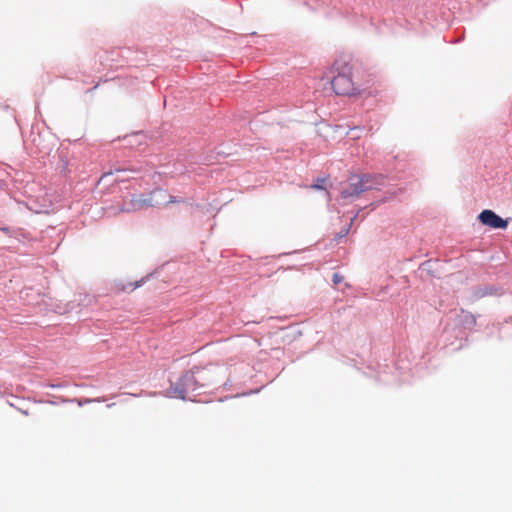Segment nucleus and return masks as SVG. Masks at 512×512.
Here are the masks:
<instances>
[{"label":"nucleus","instance_id":"obj_7","mask_svg":"<svg viewBox=\"0 0 512 512\" xmlns=\"http://www.w3.org/2000/svg\"><path fill=\"white\" fill-rule=\"evenodd\" d=\"M325 182V179H318L317 182L310 187L313 189H323V183Z\"/></svg>","mask_w":512,"mask_h":512},{"label":"nucleus","instance_id":"obj_4","mask_svg":"<svg viewBox=\"0 0 512 512\" xmlns=\"http://www.w3.org/2000/svg\"><path fill=\"white\" fill-rule=\"evenodd\" d=\"M478 219L483 225L494 229H505L508 226V220L501 218L489 209L483 210L479 214Z\"/></svg>","mask_w":512,"mask_h":512},{"label":"nucleus","instance_id":"obj_3","mask_svg":"<svg viewBox=\"0 0 512 512\" xmlns=\"http://www.w3.org/2000/svg\"><path fill=\"white\" fill-rule=\"evenodd\" d=\"M184 379L186 382L193 381L197 386H205L214 382L215 378L212 374L211 369L207 367H194L188 372Z\"/></svg>","mask_w":512,"mask_h":512},{"label":"nucleus","instance_id":"obj_6","mask_svg":"<svg viewBox=\"0 0 512 512\" xmlns=\"http://www.w3.org/2000/svg\"><path fill=\"white\" fill-rule=\"evenodd\" d=\"M344 280V276L339 274V273H335L332 277V281L335 285H338L340 284L342 281Z\"/></svg>","mask_w":512,"mask_h":512},{"label":"nucleus","instance_id":"obj_2","mask_svg":"<svg viewBox=\"0 0 512 512\" xmlns=\"http://www.w3.org/2000/svg\"><path fill=\"white\" fill-rule=\"evenodd\" d=\"M336 75L331 80L333 91L337 95L350 96L357 93L353 81V66L345 61H336L332 66Z\"/></svg>","mask_w":512,"mask_h":512},{"label":"nucleus","instance_id":"obj_1","mask_svg":"<svg viewBox=\"0 0 512 512\" xmlns=\"http://www.w3.org/2000/svg\"><path fill=\"white\" fill-rule=\"evenodd\" d=\"M181 200L176 197L169 195L166 190L155 189L144 194H133L128 201H124L121 207L122 212L131 213L136 212L149 207H159L166 203H180Z\"/></svg>","mask_w":512,"mask_h":512},{"label":"nucleus","instance_id":"obj_5","mask_svg":"<svg viewBox=\"0 0 512 512\" xmlns=\"http://www.w3.org/2000/svg\"><path fill=\"white\" fill-rule=\"evenodd\" d=\"M366 176L359 177L353 176L350 178V186L348 189H344L341 192V196L343 199L357 197L360 193L367 190L368 187L365 185Z\"/></svg>","mask_w":512,"mask_h":512}]
</instances>
